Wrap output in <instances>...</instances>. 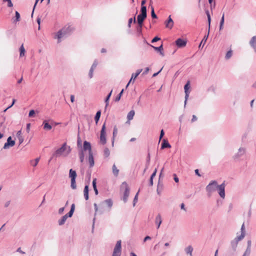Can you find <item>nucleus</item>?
Returning a JSON list of instances; mask_svg holds the SVG:
<instances>
[{"label": "nucleus", "instance_id": "bf43d9fd", "mask_svg": "<svg viewBox=\"0 0 256 256\" xmlns=\"http://www.w3.org/2000/svg\"><path fill=\"white\" fill-rule=\"evenodd\" d=\"M173 176H174V180L175 181V182H178L179 179H178V177L177 176L176 174H173Z\"/></svg>", "mask_w": 256, "mask_h": 256}, {"label": "nucleus", "instance_id": "a878e982", "mask_svg": "<svg viewBox=\"0 0 256 256\" xmlns=\"http://www.w3.org/2000/svg\"><path fill=\"white\" fill-rule=\"evenodd\" d=\"M238 242L235 241L234 240H232L230 242V246L232 250L235 252L236 250Z\"/></svg>", "mask_w": 256, "mask_h": 256}, {"label": "nucleus", "instance_id": "412c9836", "mask_svg": "<svg viewBox=\"0 0 256 256\" xmlns=\"http://www.w3.org/2000/svg\"><path fill=\"white\" fill-rule=\"evenodd\" d=\"M171 146L168 142V140L166 139H164L162 141L161 148L164 149L166 148H170Z\"/></svg>", "mask_w": 256, "mask_h": 256}, {"label": "nucleus", "instance_id": "ea45409f", "mask_svg": "<svg viewBox=\"0 0 256 256\" xmlns=\"http://www.w3.org/2000/svg\"><path fill=\"white\" fill-rule=\"evenodd\" d=\"M110 152L108 148H105L104 150V155L105 157L109 156Z\"/></svg>", "mask_w": 256, "mask_h": 256}, {"label": "nucleus", "instance_id": "c9c22d12", "mask_svg": "<svg viewBox=\"0 0 256 256\" xmlns=\"http://www.w3.org/2000/svg\"><path fill=\"white\" fill-rule=\"evenodd\" d=\"M101 114L100 110H98L96 112V114L94 116V120L96 121V124H97L100 120V116Z\"/></svg>", "mask_w": 256, "mask_h": 256}, {"label": "nucleus", "instance_id": "ddd939ff", "mask_svg": "<svg viewBox=\"0 0 256 256\" xmlns=\"http://www.w3.org/2000/svg\"><path fill=\"white\" fill-rule=\"evenodd\" d=\"M142 69H138V70H136V73H132V74L131 78H130L129 82H128V84L126 86V88H127L128 87V86L130 84V82L132 80H134L137 78V76L140 74V73L142 72Z\"/></svg>", "mask_w": 256, "mask_h": 256}, {"label": "nucleus", "instance_id": "774afa93", "mask_svg": "<svg viewBox=\"0 0 256 256\" xmlns=\"http://www.w3.org/2000/svg\"><path fill=\"white\" fill-rule=\"evenodd\" d=\"M10 200L7 201L4 204V207L5 208L8 207L10 206Z\"/></svg>", "mask_w": 256, "mask_h": 256}, {"label": "nucleus", "instance_id": "4c0bfd02", "mask_svg": "<svg viewBox=\"0 0 256 256\" xmlns=\"http://www.w3.org/2000/svg\"><path fill=\"white\" fill-rule=\"evenodd\" d=\"M232 50H230L226 52V56H225V58L226 60H228L232 56Z\"/></svg>", "mask_w": 256, "mask_h": 256}, {"label": "nucleus", "instance_id": "bb28decb", "mask_svg": "<svg viewBox=\"0 0 256 256\" xmlns=\"http://www.w3.org/2000/svg\"><path fill=\"white\" fill-rule=\"evenodd\" d=\"M92 184V187L94 190L95 194L96 195H98V190L96 188V178H94L93 179Z\"/></svg>", "mask_w": 256, "mask_h": 256}, {"label": "nucleus", "instance_id": "2f4dec72", "mask_svg": "<svg viewBox=\"0 0 256 256\" xmlns=\"http://www.w3.org/2000/svg\"><path fill=\"white\" fill-rule=\"evenodd\" d=\"M112 90L110 91V92L106 96V98L105 99V100H104V102L106 103L105 110H106L107 106L108 105V101H109V100H110V98L111 96V95H112Z\"/></svg>", "mask_w": 256, "mask_h": 256}, {"label": "nucleus", "instance_id": "0e129e2a", "mask_svg": "<svg viewBox=\"0 0 256 256\" xmlns=\"http://www.w3.org/2000/svg\"><path fill=\"white\" fill-rule=\"evenodd\" d=\"M251 245H252V241L250 240H248L247 242V247L246 248H251Z\"/></svg>", "mask_w": 256, "mask_h": 256}, {"label": "nucleus", "instance_id": "2eb2a0df", "mask_svg": "<svg viewBox=\"0 0 256 256\" xmlns=\"http://www.w3.org/2000/svg\"><path fill=\"white\" fill-rule=\"evenodd\" d=\"M146 16H147V15H144V14L142 15V14H140L138 16L137 22H138V25L139 26H142L143 22H144V20L146 19Z\"/></svg>", "mask_w": 256, "mask_h": 256}, {"label": "nucleus", "instance_id": "9b49d317", "mask_svg": "<svg viewBox=\"0 0 256 256\" xmlns=\"http://www.w3.org/2000/svg\"><path fill=\"white\" fill-rule=\"evenodd\" d=\"M225 184L224 182H223L222 184L220 185H218L217 188V190H218V194L222 198H224L225 197Z\"/></svg>", "mask_w": 256, "mask_h": 256}, {"label": "nucleus", "instance_id": "f8f14e48", "mask_svg": "<svg viewBox=\"0 0 256 256\" xmlns=\"http://www.w3.org/2000/svg\"><path fill=\"white\" fill-rule=\"evenodd\" d=\"M122 184L123 185L124 184L126 186V188H125V190H124V196H123V201L124 202L126 203V202L128 200V197L129 196L130 189H129L128 187V186L126 182H124L122 183Z\"/></svg>", "mask_w": 256, "mask_h": 256}, {"label": "nucleus", "instance_id": "e433bc0d", "mask_svg": "<svg viewBox=\"0 0 256 256\" xmlns=\"http://www.w3.org/2000/svg\"><path fill=\"white\" fill-rule=\"evenodd\" d=\"M104 202L106 203L110 208H111V207L112 206L113 202L111 199L106 200L104 201Z\"/></svg>", "mask_w": 256, "mask_h": 256}, {"label": "nucleus", "instance_id": "13d9d810", "mask_svg": "<svg viewBox=\"0 0 256 256\" xmlns=\"http://www.w3.org/2000/svg\"><path fill=\"white\" fill-rule=\"evenodd\" d=\"M240 230H241V234H242L244 232V234H246V231H245L244 224H242L241 228H240Z\"/></svg>", "mask_w": 256, "mask_h": 256}, {"label": "nucleus", "instance_id": "58836bf2", "mask_svg": "<svg viewBox=\"0 0 256 256\" xmlns=\"http://www.w3.org/2000/svg\"><path fill=\"white\" fill-rule=\"evenodd\" d=\"M140 14H142V15H143V14L147 15L146 7V6H141Z\"/></svg>", "mask_w": 256, "mask_h": 256}, {"label": "nucleus", "instance_id": "603ef678", "mask_svg": "<svg viewBox=\"0 0 256 256\" xmlns=\"http://www.w3.org/2000/svg\"><path fill=\"white\" fill-rule=\"evenodd\" d=\"M35 111L34 110H32L29 112L28 116L30 118L33 117Z\"/></svg>", "mask_w": 256, "mask_h": 256}, {"label": "nucleus", "instance_id": "9d476101", "mask_svg": "<svg viewBox=\"0 0 256 256\" xmlns=\"http://www.w3.org/2000/svg\"><path fill=\"white\" fill-rule=\"evenodd\" d=\"M190 88V81H188L186 84L184 85V92H185V100H184V106L185 107L186 104L187 100H188L189 94H190V91L188 90Z\"/></svg>", "mask_w": 256, "mask_h": 256}, {"label": "nucleus", "instance_id": "8fccbe9b", "mask_svg": "<svg viewBox=\"0 0 256 256\" xmlns=\"http://www.w3.org/2000/svg\"><path fill=\"white\" fill-rule=\"evenodd\" d=\"M4 2H8V7H12L13 4L11 1V0H2Z\"/></svg>", "mask_w": 256, "mask_h": 256}, {"label": "nucleus", "instance_id": "6e6552de", "mask_svg": "<svg viewBox=\"0 0 256 256\" xmlns=\"http://www.w3.org/2000/svg\"><path fill=\"white\" fill-rule=\"evenodd\" d=\"M106 124L105 123L103 124L100 134V142L102 144H106Z\"/></svg>", "mask_w": 256, "mask_h": 256}, {"label": "nucleus", "instance_id": "7ed1b4c3", "mask_svg": "<svg viewBox=\"0 0 256 256\" xmlns=\"http://www.w3.org/2000/svg\"><path fill=\"white\" fill-rule=\"evenodd\" d=\"M206 14L207 16L208 21V34L204 36V38L202 40V42H200V44L199 45V48H200L201 47L202 45V46H204V45L206 42V40H208V34H209V32H210V22H211V18H210V12H209L208 10H206Z\"/></svg>", "mask_w": 256, "mask_h": 256}, {"label": "nucleus", "instance_id": "052dcab7", "mask_svg": "<svg viewBox=\"0 0 256 256\" xmlns=\"http://www.w3.org/2000/svg\"><path fill=\"white\" fill-rule=\"evenodd\" d=\"M160 40V38H158V36H155L152 40V43H154V42H158V40Z\"/></svg>", "mask_w": 256, "mask_h": 256}, {"label": "nucleus", "instance_id": "864d4df0", "mask_svg": "<svg viewBox=\"0 0 256 256\" xmlns=\"http://www.w3.org/2000/svg\"><path fill=\"white\" fill-rule=\"evenodd\" d=\"M164 130H160V138H159V142H160V140H162V138H163L164 136Z\"/></svg>", "mask_w": 256, "mask_h": 256}, {"label": "nucleus", "instance_id": "680f3d73", "mask_svg": "<svg viewBox=\"0 0 256 256\" xmlns=\"http://www.w3.org/2000/svg\"><path fill=\"white\" fill-rule=\"evenodd\" d=\"M156 172H157V170H156V168L155 170H154V172H153V173L150 176V178L154 179V176L156 175Z\"/></svg>", "mask_w": 256, "mask_h": 256}, {"label": "nucleus", "instance_id": "39448f33", "mask_svg": "<svg viewBox=\"0 0 256 256\" xmlns=\"http://www.w3.org/2000/svg\"><path fill=\"white\" fill-rule=\"evenodd\" d=\"M218 184L216 180H212L206 186V190L210 196L211 194L217 190Z\"/></svg>", "mask_w": 256, "mask_h": 256}, {"label": "nucleus", "instance_id": "4d7b16f0", "mask_svg": "<svg viewBox=\"0 0 256 256\" xmlns=\"http://www.w3.org/2000/svg\"><path fill=\"white\" fill-rule=\"evenodd\" d=\"M224 14H222V18H221V20H220V24L224 25Z\"/></svg>", "mask_w": 256, "mask_h": 256}, {"label": "nucleus", "instance_id": "7c9ffc66", "mask_svg": "<svg viewBox=\"0 0 256 256\" xmlns=\"http://www.w3.org/2000/svg\"><path fill=\"white\" fill-rule=\"evenodd\" d=\"M112 170L113 174L115 176H117L119 173V170L117 168L115 164H113V166H112Z\"/></svg>", "mask_w": 256, "mask_h": 256}, {"label": "nucleus", "instance_id": "09e8293b", "mask_svg": "<svg viewBox=\"0 0 256 256\" xmlns=\"http://www.w3.org/2000/svg\"><path fill=\"white\" fill-rule=\"evenodd\" d=\"M94 70L92 68H90L89 72H88V76L90 78H92L93 77V72Z\"/></svg>", "mask_w": 256, "mask_h": 256}, {"label": "nucleus", "instance_id": "f03ea898", "mask_svg": "<svg viewBox=\"0 0 256 256\" xmlns=\"http://www.w3.org/2000/svg\"><path fill=\"white\" fill-rule=\"evenodd\" d=\"M71 149L70 146L66 145V143L64 142L62 146L58 148L53 154V157H60L61 156H66L70 152Z\"/></svg>", "mask_w": 256, "mask_h": 256}, {"label": "nucleus", "instance_id": "aec40b11", "mask_svg": "<svg viewBox=\"0 0 256 256\" xmlns=\"http://www.w3.org/2000/svg\"><path fill=\"white\" fill-rule=\"evenodd\" d=\"M162 222V220L161 216L160 214H158L155 218V223L157 225V228H159Z\"/></svg>", "mask_w": 256, "mask_h": 256}, {"label": "nucleus", "instance_id": "c756f323", "mask_svg": "<svg viewBox=\"0 0 256 256\" xmlns=\"http://www.w3.org/2000/svg\"><path fill=\"white\" fill-rule=\"evenodd\" d=\"M68 218V216H66V215L62 216V218L60 220H59L58 221V224L60 226L63 225L65 223V222Z\"/></svg>", "mask_w": 256, "mask_h": 256}, {"label": "nucleus", "instance_id": "6e6d98bb", "mask_svg": "<svg viewBox=\"0 0 256 256\" xmlns=\"http://www.w3.org/2000/svg\"><path fill=\"white\" fill-rule=\"evenodd\" d=\"M250 252H251V248H246L245 252H244V253L248 254L250 256Z\"/></svg>", "mask_w": 256, "mask_h": 256}, {"label": "nucleus", "instance_id": "f704fd0d", "mask_svg": "<svg viewBox=\"0 0 256 256\" xmlns=\"http://www.w3.org/2000/svg\"><path fill=\"white\" fill-rule=\"evenodd\" d=\"M20 57L24 56L26 50L24 48L23 44L20 46Z\"/></svg>", "mask_w": 256, "mask_h": 256}, {"label": "nucleus", "instance_id": "49530a36", "mask_svg": "<svg viewBox=\"0 0 256 256\" xmlns=\"http://www.w3.org/2000/svg\"><path fill=\"white\" fill-rule=\"evenodd\" d=\"M138 192L136 194L134 198V201H133V206H134L136 204L137 202H138Z\"/></svg>", "mask_w": 256, "mask_h": 256}, {"label": "nucleus", "instance_id": "1a4fd4ad", "mask_svg": "<svg viewBox=\"0 0 256 256\" xmlns=\"http://www.w3.org/2000/svg\"><path fill=\"white\" fill-rule=\"evenodd\" d=\"M15 144V141L12 140L11 136H9L7 139L6 142L4 144L2 148L4 150L8 149L10 147L14 146Z\"/></svg>", "mask_w": 256, "mask_h": 256}, {"label": "nucleus", "instance_id": "5701e85b", "mask_svg": "<svg viewBox=\"0 0 256 256\" xmlns=\"http://www.w3.org/2000/svg\"><path fill=\"white\" fill-rule=\"evenodd\" d=\"M150 46L154 48V49L156 50V51H158V52H159L160 54L162 56H164V53L163 52L162 50H163V46H162V45L161 44L160 46H158V47H156V46H154L152 45H150Z\"/></svg>", "mask_w": 256, "mask_h": 256}, {"label": "nucleus", "instance_id": "423d86ee", "mask_svg": "<svg viewBox=\"0 0 256 256\" xmlns=\"http://www.w3.org/2000/svg\"><path fill=\"white\" fill-rule=\"evenodd\" d=\"M122 252L121 240L117 241L112 256H120Z\"/></svg>", "mask_w": 256, "mask_h": 256}, {"label": "nucleus", "instance_id": "f3484780", "mask_svg": "<svg viewBox=\"0 0 256 256\" xmlns=\"http://www.w3.org/2000/svg\"><path fill=\"white\" fill-rule=\"evenodd\" d=\"M166 27L171 29L174 26V22L171 18V16H170L168 18V20L165 22Z\"/></svg>", "mask_w": 256, "mask_h": 256}, {"label": "nucleus", "instance_id": "c85d7f7f", "mask_svg": "<svg viewBox=\"0 0 256 256\" xmlns=\"http://www.w3.org/2000/svg\"><path fill=\"white\" fill-rule=\"evenodd\" d=\"M163 190V184L162 183H160L159 182H158V186H157V188H156V192L158 194H160L162 191Z\"/></svg>", "mask_w": 256, "mask_h": 256}, {"label": "nucleus", "instance_id": "c03bdc74", "mask_svg": "<svg viewBox=\"0 0 256 256\" xmlns=\"http://www.w3.org/2000/svg\"><path fill=\"white\" fill-rule=\"evenodd\" d=\"M16 20H14V22H18L20 20V14L17 11L16 12Z\"/></svg>", "mask_w": 256, "mask_h": 256}, {"label": "nucleus", "instance_id": "a211bd4d", "mask_svg": "<svg viewBox=\"0 0 256 256\" xmlns=\"http://www.w3.org/2000/svg\"><path fill=\"white\" fill-rule=\"evenodd\" d=\"M42 126H43V128L45 130H50L52 129V126L49 124L48 120H44L42 122Z\"/></svg>", "mask_w": 256, "mask_h": 256}, {"label": "nucleus", "instance_id": "a18cd8bd", "mask_svg": "<svg viewBox=\"0 0 256 256\" xmlns=\"http://www.w3.org/2000/svg\"><path fill=\"white\" fill-rule=\"evenodd\" d=\"M151 16L152 18H156L157 16L154 12V8L152 6V10H151Z\"/></svg>", "mask_w": 256, "mask_h": 256}, {"label": "nucleus", "instance_id": "20e7f679", "mask_svg": "<svg viewBox=\"0 0 256 256\" xmlns=\"http://www.w3.org/2000/svg\"><path fill=\"white\" fill-rule=\"evenodd\" d=\"M76 176L77 174L76 172L72 169H70L69 172V177L71 178L70 186L73 190L76 188Z\"/></svg>", "mask_w": 256, "mask_h": 256}, {"label": "nucleus", "instance_id": "5fc2aeb1", "mask_svg": "<svg viewBox=\"0 0 256 256\" xmlns=\"http://www.w3.org/2000/svg\"><path fill=\"white\" fill-rule=\"evenodd\" d=\"M74 212V211H72V210H70V212L67 214H66L65 215L67 216L68 218H70L72 216Z\"/></svg>", "mask_w": 256, "mask_h": 256}, {"label": "nucleus", "instance_id": "a19ab883", "mask_svg": "<svg viewBox=\"0 0 256 256\" xmlns=\"http://www.w3.org/2000/svg\"><path fill=\"white\" fill-rule=\"evenodd\" d=\"M117 134H118L117 128H116V126H114V130H113V139H112V146L114 145V136Z\"/></svg>", "mask_w": 256, "mask_h": 256}, {"label": "nucleus", "instance_id": "4468645a", "mask_svg": "<svg viewBox=\"0 0 256 256\" xmlns=\"http://www.w3.org/2000/svg\"><path fill=\"white\" fill-rule=\"evenodd\" d=\"M176 44L178 48H183L186 46V41L182 38H179L176 40Z\"/></svg>", "mask_w": 256, "mask_h": 256}, {"label": "nucleus", "instance_id": "473e14b6", "mask_svg": "<svg viewBox=\"0 0 256 256\" xmlns=\"http://www.w3.org/2000/svg\"><path fill=\"white\" fill-rule=\"evenodd\" d=\"M245 236V234H241L240 236H237L235 238L234 240L236 241V242H238L242 240Z\"/></svg>", "mask_w": 256, "mask_h": 256}, {"label": "nucleus", "instance_id": "cd10ccee", "mask_svg": "<svg viewBox=\"0 0 256 256\" xmlns=\"http://www.w3.org/2000/svg\"><path fill=\"white\" fill-rule=\"evenodd\" d=\"M135 112L134 110H131L127 115V119L128 120H131L133 119Z\"/></svg>", "mask_w": 256, "mask_h": 256}, {"label": "nucleus", "instance_id": "de8ad7c7", "mask_svg": "<svg viewBox=\"0 0 256 256\" xmlns=\"http://www.w3.org/2000/svg\"><path fill=\"white\" fill-rule=\"evenodd\" d=\"M98 64V62L97 60H95L94 61V63L92 64L90 68H92L93 70H94L96 68V67L97 66Z\"/></svg>", "mask_w": 256, "mask_h": 256}, {"label": "nucleus", "instance_id": "e2e57ef3", "mask_svg": "<svg viewBox=\"0 0 256 256\" xmlns=\"http://www.w3.org/2000/svg\"><path fill=\"white\" fill-rule=\"evenodd\" d=\"M150 70L149 68H146L144 71L142 72V75L144 76Z\"/></svg>", "mask_w": 256, "mask_h": 256}, {"label": "nucleus", "instance_id": "0eeeda50", "mask_svg": "<svg viewBox=\"0 0 256 256\" xmlns=\"http://www.w3.org/2000/svg\"><path fill=\"white\" fill-rule=\"evenodd\" d=\"M246 149L244 147H240L238 148V151L233 156V158L236 160H238L242 156L246 154Z\"/></svg>", "mask_w": 256, "mask_h": 256}, {"label": "nucleus", "instance_id": "4be33fe9", "mask_svg": "<svg viewBox=\"0 0 256 256\" xmlns=\"http://www.w3.org/2000/svg\"><path fill=\"white\" fill-rule=\"evenodd\" d=\"M88 162L90 164V167L92 168L94 166V162L92 152L88 154Z\"/></svg>", "mask_w": 256, "mask_h": 256}, {"label": "nucleus", "instance_id": "72a5a7b5", "mask_svg": "<svg viewBox=\"0 0 256 256\" xmlns=\"http://www.w3.org/2000/svg\"><path fill=\"white\" fill-rule=\"evenodd\" d=\"M78 155L80 156V161L81 162H82L84 160V154L82 150H80L78 152Z\"/></svg>", "mask_w": 256, "mask_h": 256}, {"label": "nucleus", "instance_id": "b1692460", "mask_svg": "<svg viewBox=\"0 0 256 256\" xmlns=\"http://www.w3.org/2000/svg\"><path fill=\"white\" fill-rule=\"evenodd\" d=\"M84 195L86 200H88V186L86 185L84 190Z\"/></svg>", "mask_w": 256, "mask_h": 256}, {"label": "nucleus", "instance_id": "393cba45", "mask_svg": "<svg viewBox=\"0 0 256 256\" xmlns=\"http://www.w3.org/2000/svg\"><path fill=\"white\" fill-rule=\"evenodd\" d=\"M184 251L187 254H189L190 256H192V252L193 251V248L191 246H188L185 248Z\"/></svg>", "mask_w": 256, "mask_h": 256}, {"label": "nucleus", "instance_id": "6ab92c4d", "mask_svg": "<svg viewBox=\"0 0 256 256\" xmlns=\"http://www.w3.org/2000/svg\"><path fill=\"white\" fill-rule=\"evenodd\" d=\"M250 46L256 52V36H252L250 41Z\"/></svg>", "mask_w": 256, "mask_h": 256}, {"label": "nucleus", "instance_id": "3c124183", "mask_svg": "<svg viewBox=\"0 0 256 256\" xmlns=\"http://www.w3.org/2000/svg\"><path fill=\"white\" fill-rule=\"evenodd\" d=\"M142 26H138L136 28L137 32H138V36H140L142 34Z\"/></svg>", "mask_w": 256, "mask_h": 256}, {"label": "nucleus", "instance_id": "dca6fc26", "mask_svg": "<svg viewBox=\"0 0 256 256\" xmlns=\"http://www.w3.org/2000/svg\"><path fill=\"white\" fill-rule=\"evenodd\" d=\"M82 150H83V152L88 150V154H90V152L92 153V146H91V144H90V142H89L86 140L84 141L83 149H82Z\"/></svg>", "mask_w": 256, "mask_h": 256}, {"label": "nucleus", "instance_id": "69168bd1", "mask_svg": "<svg viewBox=\"0 0 256 256\" xmlns=\"http://www.w3.org/2000/svg\"><path fill=\"white\" fill-rule=\"evenodd\" d=\"M64 210V207H62V208H60L58 210V214H62L63 213Z\"/></svg>", "mask_w": 256, "mask_h": 256}, {"label": "nucleus", "instance_id": "37998d69", "mask_svg": "<svg viewBox=\"0 0 256 256\" xmlns=\"http://www.w3.org/2000/svg\"><path fill=\"white\" fill-rule=\"evenodd\" d=\"M40 158H37L34 160V162L32 160L31 161V164L33 166H36L38 164Z\"/></svg>", "mask_w": 256, "mask_h": 256}, {"label": "nucleus", "instance_id": "79ce46f5", "mask_svg": "<svg viewBox=\"0 0 256 256\" xmlns=\"http://www.w3.org/2000/svg\"><path fill=\"white\" fill-rule=\"evenodd\" d=\"M124 90L122 89L121 92H120V93L117 96L116 98H115V101L116 102H118L120 99V98L124 92Z\"/></svg>", "mask_w": 256, "mask_h": 256}, {"label": "nucleus", "instance_id": "338daca9", "mask_svg": "<svg viewBox=\"0 0 256 256\" xmlns=\"http://www.w3.org/2000/svg\"><path fill=\"white\" fill-rule=\"evenodd\" d=\"M133 21V18H130L129 20H128V28H130V26H131V24L132 23Z\"/></svg>", "mask_w": 256, "mask_h": 256}, {"label": "nucleus", "instance_id": "f257e3e1", "mask_svg": "<svg viewBox=\"0 0 256 256\" xmlns=\"http://www.w3.org/2000/svg\"><path fill=\"white\" fill-rule=\"evenodd\" d=\"M74 30V28L71 26L66 25L60 30H58L54 36V38L58 40V42H61V38H64L70 36Z\"/></svg>", "mask_w": 256, "mask_h": 256}]
</instances>
